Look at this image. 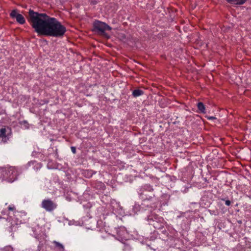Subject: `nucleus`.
I'll return each mask as SVG.
<instances>
[{"mask_svg":"<svg viewBox=\"0 0 251 251\" xmlns=\"http://www.w3.org/2000/svg\"><path fill=\"white\" fill-rule=\"evenodd\" d=\"M144 189L147 191L151 192L153 190L151 186L150 185L146 184L144 186Z\"/></svg>","mask_w":251,"mask_h":251,"instance_id":"obj_13","label":"nucleus"},{"mask_svg":"<svg viewBox=\"0 0 251 251\" xmlns=\"http://www.w3.org/2000/svg\"><path fill=\"white\" fill-rule=\"evenodd\" d=\"M207 119L209 120H212V119H215V118L214 117H207Z\"/></svg>","mask_w":251,"mask_h":251,"instance_id":"obj_18","label":"nucleus"},{"mask_svg":"<svg viewBox=\"0 0 251 251\" xmlns=\"http://www.w3.org/2000/svg\"><path fill=\"white\" fill-rule=\"evenodd\" d=\"M144 94V91L141 89H135L132 92V95L134 97L136 98L142 96Z\"/></svg>","mask_w":251,"mask_h":251,"instance_id":"obj_10","label":"nucleus"},{"mask_svg":"<svg viewBox=\"0 0 251 251\" xmlns=\"http://www.w3.org/2000/svg\"><path fill=\"white\" fill-rule=\"evenodd\" d=\"M162 220H163L162 218L153 214H151V215H149L147 218V221L149 222V224L150 225H153L154 226H155V223H152L151 222H153L154 221H156L158 222H161Z\"/></svg>","mask_w":251,"mask_h":251,"instance_id":"obj_7","label":"nucleus"},{"mask_svg":"<svg viewBox=\"0 0 251 251\" xmlns=\"http://www.w3.org/2000/svg\"><path fill=\"white\" fill-rule=\"evenodd\" d=\"M8 128H2L0 129V140L1 142L5 143L9 139L8 133H7Z\"/></svg>","mask_w":251,"mask_h":251,"instance_id":"obj_5","label":"nucleus"},{"mask_svg":"<svg viewBox=\"0 0 251 251\" xmlns=\"http://www.w3.org/2000/svg\"><path fill=\"white\" fill-rule=\"evenodd\" d=\"M27 19L30 25L39 35L60 37L66 31V27L56 18L44 13L30 9Z\"/></svg>","mask_w":251,"mask_h":251,"instance_id":"obj_1","label":"nucleus"},{"mask_svg":"<svg viewBox=\"0 0 251 251\" xmlns=\"http://www.w3.org/2000/svg\"><path fill=\"white\" fill-rule=\"evenodd\" d=\"M0 171L3 179H5L9 182H12L16 179V174L14 173L15 168L14 167L2 168Z\"/></svg>","mask_w":251,"mask_h":251,"instance_id":"obj_3","label":"nucleus"},{"mask_svg":"<svg viewBox=\"0 0 251 251\" xmlns=\"http://www.w3.org/2000/svg\"><path fill=\"white\" fill-rule=\"evenodd\" d=\"M93 27L95 32L104 37L107 36L105 31L111 30V27L107 24L99 20H96L94 22Z\"/></svg>","mask_w":251,"mask_h":251,"instance_id":"obj_2","label":"nucleus"},{"mask_svg":"<svg viewBox=\"0 0 251 251\" xmlns=\"http://www.w3.org/2000/svg\"><path fill=\"white\" fill-rule=\"evenodd\" d=\"M225 204L227 206H229L231 204V201L229 200H226L225 201Z\"/></svg>","mask_w":251,"mask_h":251,"instance_id":"obj_15","label":"nucleus"},{"mask_svg":"<svg viewBox=\"0 0 251 251\" xmlns=\"http://www.w3.org/2000/svg\"><path fill=\"white\" fill-rule=\"evenodd\" d=\"M151 198V196L150 197V198L149 199H150Z\"/></svg>","mask_w":251,"mask_h":251,"instance_id":"obj_21","label":"nucleus"},{"mask_svg":"<svg viewBox=\"0 0 251 251\" xmlns=\"http://www.w3.org/2000/svg\"><path fill=\"white\" fill-rule=\"evenodd\" d=\"M14 210V206H12L11 205L8 206L7 210V215L8 217L7 218V220L9 222H10L11 226L14 225V224H13V222H12V221H13L14 219H15V214Z\"/></svg>","mask_w":251,"mask_h":251,"instance_id":"obj_6","label":"nucleus"},{"mask_svg":"<svg viewBox=\"0 0 251 251\" xmlns=\"http://www.w3.org/2000/svg\"><path fill=\"white\" fill-rule=\"evenodd\" d=\"M25 22V19L24 16L20 14L17 13V22L20 24H24Z\"/></svg>","mask_w":251,"mask_h":251,"instance_id":"obj_11","label":"nucleus"},{"mask_svg":"<svg viewBox=\"0 0 251 251\" xmlns=\"http://www.w3.org/2000/svg\"><path fill=\"white\" fill-rule=\"evenodd\" d=\"M57 206V204L49 199L43 200L41 203V207L48 212L53 211Z\"/></svg>","mask_w":251,"mask_h":251,"instance_id":"obj_4","label":"nucleus"},{"mask_svg":"<svg viewBox=\"0 0 251 251\" xmlns=\"http://www.w3.org/2000/svg\"><path fill=\"white\" fill-rule=\"evenodd\" d=\"M238 223H242V222H241V221H239V222H238Z\"/></svg>","mask_w":251,"mask_h":251,"instance_id":"obj_20","label":"nucleus"},{"mask_svg":"<svg viewBox=\"0 0 251 251\" xmlns=\"http://www.w3.org/2000/svg\"><path fill=\"white\" fill-rule=\"evenodd\" d=\"M52 244L54 245L55 247L58 251H64L65 249L64 246L56 241H53Z\"/></svg>","mask_w":251,"mask_h":251,"instance_id":"obj_8","label":"nucleus"},{"mask_svg":"<svg viewBox=\"0 0 251 251\" xmlns=\"http://www.w3.org/2000/svg\"><path fill=\"white\" fill-rule=\"evenodd\" d=\"M24 126H25V128H28V124L26 122H24Z\"/></svg>","mask_w":251,"mask_h":251,"instance_id":"obj_17","label":"nucleus"},{"mask_svg":"<svg viewBox=\"0 0 251 251\" xmlns=\"http://www.w3.org/2000/svg\"><path fill=\"white\" fill-rule=\"evenodd\" d=\"M10 16L12 18H16V9H13L10 13Z\"/></svg>","mask_w":251,"mask_h":251,"instance_id":"obj_14","label":"nucleus"},{"mask_svg":"<svg viewBox=\"0 0 251 251\" xmlns=\"http://www.w3.org/2000/svg\"><path fill=\"white\" fill-rule=\"evenodd\" d=\"M197 107L201 113H205V107L204 104L202 102H199L198 103Z\"/></svg>","mask_w":251,"mask_h":251,"instance_id":"obj_12","label":"nucleus"},{"mask_svg":"<svg viewBox=\"0 0 251 251\" xmlns=\"http://www.w3.org/2000/svg\"><path fill=\"white\" fill-rule=\"evenodd\" d=\"M71 151L74 153H75L76 152V149L75 147H71Z\"/></svg>","mask_w":251,"mask_h":251,"instance_id":"obj_16","label":"nucleus"},{"mask_svg":"<svg viewBox=\"0 0 251 251\" xmlns=\"http://www.w3.org/2000/svg\"><path fill=\"white\" fill-rule=\"evenodd\" d=\"M228 2L231 4L237 5H242L246 2L247 0H226Z\"/></svg>","mask_w":251,"mask_h":251,"instance_id":"obj_9","label":"nucleus"},{"mask_svg":"<svg viewBox=\"0 0 251 251\" xmlns=\"http://www.w3.org/2000/svg\"><path fill=\"white\" fill-rule=\"evenodd\" d=\"M144 195V193H143L142 194V199H145V198H144V196H143Z\"/></svg>","mask_w":251,"mask_h":251,"instance_id":"obj_19","label":"nucleus"}]
</instances>
